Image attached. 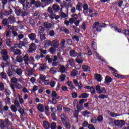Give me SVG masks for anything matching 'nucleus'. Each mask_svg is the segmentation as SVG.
<instances>
[{
  "label": "nucleus",
  "instance_id": "f257e3e1",
  "mask_svg": "<svg viewBox=\"0 0 129 129\" xmlns=\"http://www.w3.org/2000/svg\"><path fill=\"white\" fill-rule=\"evenodd\" d=\"M106 25L104 23H99V22H95L93 25V29H96L97 32H101V28H104Z\"/></svg>",
  "mask_w": 129,
  "mask_h": 129
},
{
  "label": "nucleus",
  "instance_id": "f03ea898",
  "mask_svg": "<svg viewBox=\"0 0 129 129\" xmlns=\"http://www.w3.org/2000/svg\"><path fill=\"white\" fill-rule=\"evenodd\" d=\"M35 3H36L35 0H31V2L26 1L25 5H23V10L26 11L27 9H29L32 7V5H35Z\"/></svg>",
  "mask_w": 129,
  "mask_h": 129
},
{
  "label": "nucleus",
  "instance_id": "7ed1b4c3",
  "mask_svg": "<svg viewBox=\"0 0 129 129\" xmlns=\"http://www.w3.org/2000/svg\"><path fill=\"white\" fill-rule=\"evenodd\" d=\"M96 91H97L98 94H101V93H106V90L104 87H101L100 86L97 85L96 86Z\"/></svg>",
  "mask_w": 129,
  "mask_h": 129
},
{
  "label": "nucleus",
  "instance_id": "20e7f679",
  "mask_svg": "<svg viewBox=\"0 0 129 129\" xmlns=\"http://www.w3.org/2000/svg\"><path fill=\"white\" fill-rule=\"evenodd\" d=\"M115 125L118 126V127H122L124 124H125V122L123 120H115L114 121Z\"/></svg>",
  "mask_w": 129,
  "mask_h": 129
},
{
  "label": "nucleus",
  "instance_id": "39448f33",
  "mask_svg": "<svg viewBox=\"0 0 129 129\" xmlns=\"http://www.w3.org/2000/svg\"><path fill=\"white\" fill-rule=\"evenodd\" d=\"M1 54H3V60H8L9 59V56H8V51L7 49H2L1 51Z\"/></svg>",
  "mask_w": 129,
  "mask_h": 129
},
{
  "label": "nucleus",
  "instance_id": "423d86ee",
  "mask_svg": "<svg viewBox=\"0 0 129 129\" xmlns=\"http://www.w3.org/2000/svg\"><path fill=\"white\" fill-rule=\"evenodd\" d=\"M74 83L75 86L79 88V89H82L83 86L81 83H78V81L77 80H74Z\"/></svg>",
  "mask_w": 129,
  "mask_h": 129
},
{
  "label": "nucleus",
  "instance_id": "0eeeda50",
  "mask_svg": "<svg viewBox=\"0 0 129 129\" xmlns=\"http://www.w3.org/2000/svg\"><path fill=\"white\" fill-rule=\"evenodd\" d=\"M35 50H36V44L35 43H31L29 46L28 51L31 53L33 51H35Z\"/></svg>",
  "mask_w": 129,
  "mask_h": 129
},
{
  "label": "nucleus",
  "instance_id": "6e6552de",
  "mask_svg": "<svg viewBox=\"0 0 129 129\" xmlns=\"http://www.w3.org/2000/svg\"><path fill=\"white\" fill-rule=\"evenodd\" d=\"M82 57V55H81V53H80L76 59V62H77L79 64H80L83 62V59H82V57Z\"/></svg>",
  "mask_w": 129,
  "mask_h": 129
},
{
  "label": "nucleus",
  "instance_id": "1a4fd4ad",
  "mask_svg": "<svg viewBox=\"0 0 129 129\" xmlns=\"http://www.w3.org/2000/svg\"><path fill=\"white\" fill-rule=\"evenodd\" d=\"M52 10L54 12V13H57L60 10V7L57 5V4H54L52 6Z\"/></svg>",
  "mask_w": 129,
  "mask_h": 129
},
{
  "label": "nucleus",
  "instance_id": "9d476101",
  "mask_svg": "<svg viewBox=\"0 0 129 129\" xmlns=\"http://www.w3.org/2000/svg\"><path fill=\"white\" fill-rule=\"evenodd\" d=\"M47 12L49 14V18H54V12H53V10H52V8L48 7L47 9Z\"/></svg>",
  "mask_w": 129,
  "mask_h": 129
},
{
  "label": "nucleus",
  "instance_id": "9b49d317",
  "mask_svg": "<svg viewBox=\"0 0 129 129\" xmlns=\"http://www.w3.org/2000/svg\"><path fill=\"white\" fill-rule=\"evenodd\" d=\"M29 54H26L23 57V60L27 65L29 64Z\"/></svg>",
  "mask_w": 129,
  "mask_h": 129
},
{
  "label": "nucleus",
  "instance_id": "f8f14e48",
  "mask_svg": "<svg viewBox=\"0 0 129 129\" xmlns=\"http://www.w3.org/2000/svg\"><path fill=\"white\" fill-rule=\"evenodd\" d=\"M51 96L52 98H55V99H59V98H60V97L58 96V94H57V93H56V92H55V91H52Z\"/></svg>",
  "mask_w": 129,
  "mask_h": 129
},
{
  "label": "nucleus",
  "instance_id": "ddd939ff",
  "mask_svg": "<svg viewBox=\"0 0 129 129\" xmlns=\"http://www.w3.org/2000/svg\"><path fill=\"white\" fill-rule=\"evenodd\" d=\"M37 109L39 111H40V112H44V105L42 104H38L37 105Z\"/></svg>",
  "mask_w": 129,
  "mask_h": 129
},
{
  "label": "nucleus",
  "instance_id": "4468645a",
  "mask_svg": "<svg viewBox=\"0 0 129 129\" xmlns=\"http://www.w3.org/2000/svg\"><path fill=\"white\" fill-rule=\"evenodd\" d=\"M52 41H50V40H47L45 41V48H48L49 46H52Z\"/></svg>",
  "mask_w": 129,
  "mask_h": 129
},
{
  "label": "nucleus",
  "instance_id": "2eb2a0df",
  "mask_svg": "<svg viewBox=\"0 0 129 129\" xmlns=\"http://www.w3.org/2000/svg\"><path fill=\"white\" fill-rule=\"evenodd\" d=\"M29 44V42H28L27 39H24L23 41L20 42V44L21 45V46H26V45H27Z\"/></svg>",
  "mask_w": 129,
  "mask_h": 129
},
{
  "label": "nucleus",
  "instance_id": "dca6fc26",
  "mask_svg": "<svg viewBox=\"0 0 129 129\" xmlns=\"http://www.w3.org/2000/svg\"><path fill=\"white\" fill-rule=\"evenodd\" d=\"M43 125L45 129H48V127H50V124L47 121H43Z\"/></svg>",
  "mask_w": 129,
  "mask_h": 129
},
{
  "label": "nucleus",
  "instance_id": "f3484780",
  "mask_svg": "<svg viewBox=\"0 0 129 129\" xmlns=\"http://www.w3.org/2000/svg\"><path fill=\"white\" fill-rule=\"evenodd\" d=\"M8 21L10 24H13V23H15V22H16V19H15V17L14 16H11L9 17Z\"/></svg>",
  "mask_w": 129,
  "mask_h": 129
},
{
  "label": "nucleus",
  "instance_id": "a211bd4d",
  "mask_svg": "<svg viewBox=\"0 0 129 129\" xmlns=\"http://www.w3.org/2000/svg\"><path fill=\"white\" fill-rule=\"evenodd\" d=\"M82 69L84 71L86 72H88V71H90V67L88 66L83 65L82 66Z\"/></svg>",
  "mask_w": 129,
  "mask_h": 129
},
{
  "label": "nucleus",
  "instance_id": "6ab92c4d",
  "mask_svg": "<svg viewBox=\"0 0 129 129\" xmlns=\"http://www.w3.org/2000/svg\"><path fill=\"white\" fill-rule=\"evenodd\" d=\"M89 96V94L86 93H83L79 96V98H87Z\"/></svg>",
  "mask_w": 129,
  "mask_h": 129
},
{
  "label": "nucleus",
  "instance_id": "aec40b11",
  "mask_svg": "<svg viewBox=\"0 0 129 129\" xmlns=\"http://www.w3.org/2000/svg\"><path fill=\"white\" fill-rule=\"evenodd\" d=\"M112 81V79L109 76H107L105 79V83H110Z\"/></svg>",
  "mask_w": 129,
  "mask_h": 129
},
{
  "label": "nucleus",
  "instance_id": "412c9836",
  "mask_svg": "<svg viewBox=\"0 0 129 129\" xmlns=\"http://www.w3.org/2000/svg\"><path fill=\"white\" fill-rule=\"evenodd\" d=\"M95 79L98 82H101V80H102V77H101V75L100 74H97L95 77Z\"/></svg>",
  "mask_w": 129,
  "mask_h": 129
},
{
  "label": "nucleus",
  "instance_id": "4be33fe9",
  "mask_svg": "<svg viewBox=\"0 0 129 129\" xmlns=\"http://www.w3.org/2000/svg\"><path fill=\"white\" fill-rule=\"evenodd\" d=\"M12 34L14 35V36H18V33L16 32L18 31V29L16 26L13 27L12 28Z\"/></svg>",
  "mask_w": 129,
  "mask_h": 129
},
{
  "label": "nucleus",
  "instance_id": "5701e85b",
  "mask_svg": "<svg viewBox=\"0 0 129 129\" xmlns=\"http://www.w3.org/2000/svg\"><path fill=\"white\" fill-rule=\"evenodd\" d=\"M52 45L54 48H57L59 46V41L57 40L52 41Z\"/></svg>",
  "mask_w": 129,
  "mask_h": 129
},
{
  "label": "nucleus",
  "instance_id": "b1692460",
  "mask_svg": "<svg viewBox=\"0 0 129 129\" xmlns=\"http://www.w3.org/2000/svg\"><path fill=\"white\" fill-rule=\"evenodd\" d=\"M65 78H66V76L64 75H61L59 76L58 80L59 82H63V81L65 80Z\"/></svg>",
  "mask_w": 129,
  "mask_h": 129
},
{
  "label": "nucleus",
  "instance_id": "393cba45",
  "mask_svg": "<svg viewBox=\"0 0 129 129\" xmlns=\"http://www.w3.org/2000/svg\"><path fill=\"white\" fill-rule=\"evenodd\" d=\"M40 16H41V13H40L39 11H35L34 16L36 18V19H37V20L40 19Z\"/></svg>",
  "mask_w": 129,
  "mask_h": 129
},
{
  "label": "nucleus",
  "instance_id": "a878e982",
  "mask_svg": "<svg viewBox=\"0 0 129 129\" xmlns=\"http://www.w3.org/2000/svg\"><path fill=\"white\" fill-rule=\"evenodd\" d=\"M108 113H109V115H110L111 117H116V116H119V114H117L114 112H111L110 111H108Z\"/></svg>",
  "mask_w": 129,
  "mask_h": 129
},
{
  "label": "nucleus",
  "instance_id": "bb28decb",
  "mask_svg": "<svg viewBox=\"0 0 129 129\" xmlns=\"http://www.w3.org/2000/svg\"><path fill=\"white\" fill-rule=\"evenodd\" d=\"M70 54L72 57H76L77 52L75 50H72L70 52Z\"/></svg>",
  "mask_w": 129,
  "mask_h": 129
},
{
  "label": "nucleus",
  "instance_id": "cd10ccee",
  "mask_svg": "<svg viewBox=\"0 0 129 129\" xmlns=\"http://www.w3.org/2000/svg\"><path fill=\"white\" fill-rule=\"evenodd\" d=\"M28 37H29V39H30V40H34L36 38V34L31 33L29 35Z\"/></svg>",
  "mask_w": 129,
  "mask_h": 129
},
{
  "label": "nucleus",
  "instance_id": "c85d7f7f",
  "mask_svg": "<svg viewBox=\"0 0 129 129\" xmlns=\"http://www.w3.org/2000/svg\"><path fill=\"white\" fill-rule=\"evenodd\" d=\"M44 26L46 29H51L52 28V24L49 23V22L45 23Z\"/></svg>",
  "mask_w": 129,
  "mask_h": 129
},
{
  "label": "nucleus",
  "instance_id": "c756f323",
  "mask_svg": "<svg viewBox=\"0 0 129 129\" xmlns=\"http://www.w3.org/2000/svg\"><path fill=\"white\" fill-rule=\"evenodd\" d=\"M60 30L62 32H64V33H66V34H69V30L66 29L64 27H60Z\"/></svg>",
  "mask_w": 129,
  "mask_h": 129
},
{
  "label": "nucleus",
  "instance_id": "7c9ffc66",
  "mask_svg": "<svg viewBox=\"0 0 129 129\" xmlns=\"http://www.w3.org/2000/svg\"><path fill=\"white\" fill-rule=\"evenodd\" d=\"M97 119L98 122H99L100 123H101V122L103 121V116H102V115H100L97 117Z\"/></svg>",
  "mask_w": 129,
  "mask_h": 129
},
{
  "label": "nucleus",
  "instance_id": "2f4dec72",
  "mask_svg": "<svg viewBox=\"0 0 129 129\" xmlns=\"http://www.w3.org/2000/svg\"><path fill=\"white\" fill-rule=\"evenodd\" d=\"M49 72L51 74H55V73L57 72V69H56V68H52L50 69Z\"/></svg>",
  "mask_w": 129,
  "mask_h": 129
},
{
  "label": "nucleus",
  "instance_id": "473e14b6",
  "mask_svg": "<svg viewBox=\"0 0 129 129\" xmlns=\"http://www.w3.org/2000/svg\"><path fill=\"white\" fill-rule=\"evenodd\" d=\"M14 55H21L22 54V52L20 49H15L13 50Z\"/></svg>",
  "mask_w": 129,
  "mask_h": 129
},
{
  "label": "nucleus",
  "instance_id": "72a5a7b5",
  "mask_svg": "<svg viewBox=\"0 0 129 129\" xmlns=\"http://www.w3.org/2000/svg\"><path fill=\"white\" fill-rule=\"evenodd\" d=\"M111 27L112 29H113V30H115V31H117V32H118V33H121V30L118 29V28L116 27V26L111 25Z\"/></svg>",
  "mask_w": 129,
  "mask_h": 129
},
{
  "label": "nucleus",
  "instance_id": "f704fd0d",
  "mask_svg": "<svg viewBox=\"0 0 129 129\" xmlns=\"http://www.w3.org/2000/svg\"><path fill=\"white\" fill-rule=\"evenodd\" d=\"M78 74V72L76 70H74L71 72V76L73 77Z\"/></svg>",
  "mask_w": 129,
  "mask_h": 129
},
{
  "label": "nucleus",
  "instance_id": "c9c22d12",
  "mask_svg": "<svg viewBox=\"0 0 129 129\" xmlns=\"http://www.w3.org/2000/svg\"><path fill=\"white\" fill-rule=\"evenodd\" d=\"M97 98V99H98V98H99V99H104V98H107V95L100 94Z\"/></svg>",
  "mask_w": 129,
  "mask_h": 129
},
{
  "label": "nucleus",
  "instance_id": "e433bc0d",
  "mask_svg": "<svg viewBox=\"0 0 129 129\" xmlns=\"http://www.w3.org/2000/svg\"><path fill=\"white\" fill-rule=\"evenodd\" d=\"M113 75H114V76H115V77H117V78H119L120 79H121L122 78H123V76H121L118 75V74L116 73H113Z\"/></svg>",
  "mask_w": 129,
  "mask_h": 129
},
{
  "label": "nucleus",
  "instance_id": "4c0bfd02",
  "mask_svg": "<svg viewBox=\"0 0 129 129\" xmlns=\"http://www.w3.org/2000/svg\"><path fill=\"white\" fill-rule=\"evenodd\" d=\"M45 29H44V27H42V26H39L38 28V33H39V34H42V33H43V32H44Z\"/></svg>",
  "mask_w": 129,
  "mask_h": 129
},
{
  "label": "nucleus",
  "instance_id": "58836bf2",
  "mask_svg": "<svg viewBox=\"0 0 129 129\" xmlns=\"http://www.w3.org/2000/svg\"><path fill=\"white\" fill-rule=\"evenodd\" d=\"M60 117H61L62 122H63V123H65V121L66 120V117L65 116V115H64L63 114H62L60 115Z\"/></svg>",
  "mask_w": 129,
  "mask_h": 129
},
{
  "label": "nucleus",
  "instance_id": "ea45409f",
  "mask_svg": "<svg viewBox=\"0 0 129 129\" xmlns=\"http://www.w3.org/2000/svg\"><path fill=\"white\" fill-rule=\"evenodd\" d=\"M11 110L13 111V112H17L18 111V109L17 108V107L15 105H12L11 107Z\"/></svg>",
  "mask_w": 129,
  "mask_h": 129
},
{
  "label": "nucleus",
  "instance_id": "a19ab883",
  "mask_svg": "<svg viewBox=\"0 0 129 129\" xmlns=\"http://www.w3.org/2000/svg\"><path fill=\"white\" fill-rule=\"evenodd\" d=\"M18 67L16 66H11V70L13 71V72H16L18 70Z\"/></svg>",
  "mask_w": 129,
  "mask_h": 129
},
{
  "label": "nucleus",
  "instance_id": "79ce46f5",
  "mask_svg": "<svg viewBox=\"0 0 129 129\" xmlns=\"http://www.w3.org/2000/svg\"><path fill=\"white\" fill-rule=\"evenodd\" d=\"M17 16H21V14H22V10L21 9H16L15 11Z\"/></svg>",
  "mask_w": 129,
  "mask_h": 129
},
{
  "label": "nucleus",
  "instance_id": "37998d69",
  "mask_svg": "<svg viewBox=\"0 0 129 129\" xmlns=\"http://www.w3.org/2000/svg\"><path fill=\"white\" fill-rule=\"evenodd\" d=\"M0 75L3 79H7V74H6V73L3 72L1 73Z\"/></svg>",
  "mask_w": 129,
  "mask_h": 129
},
{
  "label": "nucleus",
  "instance_id": "c03bdc74",
  "mask_svg": "<svg viewBox=\"0 0 129 129\" xmlns=\"http://www.w3.org/2000/svg\"><path fill=\"white\" fill-rule=\"evenodd\" d=\"M46 67H47L46 64H40L39 70H40V71H43V70H45V69H46Z\"/></svg>",
  "mask_w": 129,
  "mask_h": 129
},
{
  "label": "nucleus",
  "instance_id": "a18cd8bd",
  "mask_svg": "<svg viewBox=\"0 0 129 129\" xmlns=\"http://www.w3.org/2000/svg\"><path fill=\"white\" fill-rule=\"evenodd\" d=\"M16 72L17 74L19 76L22 75V74H23V71L21 69H17V70H16V72Z\"/></svg>",
  "mask_w": 129,
  "mask_h": 129
},
{
  "label": "nucleus",
  "instance_id": "49530a36",
  "mask_svg": "<svg viewBox=\"0 0 129 129\" xmlns=\"http://www.w3.org/2000/svg\"><path fill=\"white\" fill-rule=\"evenodd\" d=\"M66 71V69L65 68V67L62 66L60 68V72L61 73H64Z\"/></svg>",
  "mask_w": 129,
  "mask_h": 129
},
{
  "label": "nucleus",
  "instance_id": "de8ad7c7",
  "mask_svg": "<svg viewBox=\"0 0 129 129\" xmlns=\"http://www.w3.org/2000/svg\"><path fill=\"white\" fill-rule=\"evenodd\" d=\"M22 47L23 46H22V44H20V42L19 44H16L14 45V48H16V49H22Z\"/></svg>",
  "mask_w": 129,
  "mask_h": 129
},
{
  "label": "nucleus",
  "instance_id": "09e8293b",
  "mask_svg": "<svg viewBox=\"0 0 129 129\" xmlns=\"http://www.w3.org/2000/svg\"><path fill=\"white\" fill-rule=\"evenodd\" d=\"M3 25H8V24H10V22L9 21V19H3L2 21Z\"/></svg>",
  "mask_w": 129,
  "mask_h": 129
},
{
  "label": "nucleus",
  "instance_id": "8fccbe9b",
  "mask_svg": "<svg viewBox=\"0 0 129 129\" xmlns=\"http://www.w3.org/2000/svg\"><path fill=\"white\" fill-rule=\"evenodd\" d=\"M60 17L63 18H66V19H68V16L63 12L60 13Z\"/></svg>",
  "mask_w": 129,
  "mask_h": 129
},
{
  "label": "nucleus",
  "instance_id": "3c124183",
  "mask_svg": "<svg viewBox=\"0 0 129 129\" xmlns=\"http://www.w3.org/2000/svg\"><path fill=\"white\" fill-rule=\"evenodd\" d=\"M49 52L51 54H54V53L56 52V49H55L54 47H50L49 49Z\"/></svg>",
  "mask_w": 129,
  "mask_h": 129
},
{
  "label": "nucleus",
  "instance_id": "603ef678",
  "mask_svg": "<svg viewBox=\"0 0 129 129\" xmlns=\"http://www.w3.org/2000/svg\"><path fill=\"white\" fill-rule=\"evenodd\" d=\"M77 102H78L77 100L74 101V104L75 107H76V108H77V109H78V110H80V107L77 104Z\"/></svg>",
  "mask_w": 129,
  "mask_h": 129
},
{
  "label": "nucleus",
  "instance_id": "864d4df0",
  "mask_svg": "<svg viewBox=\"0 0 129 129\" xmlns=\"http://www.w3.org/2000/svg\"><path fill=\"white\" fill-rule=\"evenodd\" d=\"M87 101V100L86 99H81L79 101V104L81 106H82V104L84 103V102H86Z\"/></svg>",
  "mask_w": 129,
  "mask_h": 129
},
{
  "label": "nucleus",
  "instance_id": "5fc2aeb1",
  "mask_svg": "<svg viewBox=\"0 0 129 129\" xmlns=\"http://www.w3.org/2000/svg\"><path fill=\"white\" fill-rule=\"evenodd\" d=\"M5 102L7 104H11V99L8 97H6L5 99Z\"/></svg>",
  "mask_w": 129,
  "mask_h": 129
},
{
  "label": "nucleus",
  "instance_id": "6e6d98bb",
  "mask_svg": "<svg viewBox=\"0 0 129 129\" xmlns=\"http://www.w3.org/2000/svg\"><path fill=\"white\" fill-rule=\"evenodd\" d=\"M56 127H57V125L56 124V123L52 122L51 124V129H55Z\"/></svg>",
  "mask_w": 129,
  "mask_h": 129
},
{
  "label": "nucleus",
  "instance_id": "4d7b16f0",
  "mask_svg": "<svg viewBox=\"0 0 129 129\" xmlns=\"http://www.w3.org/2000/svg\"><path fill=\"white\" fill-rule=\"evenodd\" d=\"M91 114V112H88L87 111H85L84 112H83V115L84 116H87V115H89V114Z\"/></svg>",
  "mask_w": 129,
  "mask_h": 129
},
{
  "label": "nucleus",
  "instance_id": "13d9d810",
  "mask_svg": "<svg viewBox=\"0 0 129 129\" xmlns=\"http://www.w3.org/2000/svg\"><path fill=\"white\" fill-rule=\"evenodd\" d=\"M69 63L72 67L74 66V60L73 59H69Z\"/></svg>",
  "mask_w": 129,
  "mask_h": 129
},
{
  "label": "nucleus",
  "instance_id": "bf43d9fd",
  "mask_svg": "<svg viewBox=\"0 0 129 129\" xmlns=\"http://www.w3.org/2000/svg\"><path fill=\"white\" fill-rule=\"evenodd\" d=\"M15 86L17 88V89H22V88H23V86L19 83H17L16 84H15Z\"/></svg>",
  "mask_w": 129,
  "mask_h": 129
},
{
  "label": "nucleus",
  "instance_id": "052dcab7",
  "mask_svg": "<svg viewBox=\"0 0 129 129\" xmlns=\"http://www.w3.org/2000/svg\"><path fill=\"white\" fill-rule=\"evenodd\" d=\"M37 8H39L41 6V2L39 1H35V4Z\"/></svg>",
  "mask_w": 129,
  "mask_h": 129
},
{
  "label": "nucleus",
  "instance_id": "680f3d73",
  "mask_svg": "<svg viewBox=\"0 0 129 129\" xmlns=\"http://www.w3.org/2000/svg\"><path fill=\"white\" fill-rule=\"evenodd\" d=\"M97 121V119H96V117L92 118L91 120V122L92 123H96Z\"/></svg>",
  "mask_w": 129,
  "mask_h": 129
},
{
  "label": "nucleus",
  "instance_id": "e2e57ef3",
  "mask_svg": "<svg viewBox=\"0 0 129 129\" xmlns=\"http://www.w3.org/2000/svg\"><path fill=\"white\" fill-rule=\"evenodd\" d=\"M67 84L68 86H69V87H71L73 89L74 87H73V84L72 83V82H71V81H68L67 82Z\"/></svg>",
  "mask_w": 129,
  "mask_h": 129
},
{
  "label": "nucleus",
  "instance_id": "0e129e2a",
  "mask_svg": "<svg viewBox=\"0 0 129 129\" xmlns=\"http://www.w3.org/2000/svg\"><path fill=\"white\" fill-rule=\"evenodd\" d=\"M17 62H19V63L23 62V58L20 56H17Z\"/></svg>",
  "mask_w": 129,
  "mask_h": 129
},
{
  "label": "nucleus",
  "instance_id": "69168bd1",
  "mask_svg": "<svg viewBox=\"0 0 129 129\" xmlns=\"http://www.w3.org/2000/svg\"><path fill=\"white\" fill-rule=\"evenodd\" d=\"M25 110H26L25 109H24L21 108L19 110V111L20 113H21V114L23 115V114H24V113H25Z\"/></svg>",
  "mask_w": 129,
  "mask_h": 129
},
{
  "label": "nucleus",
  "instance_id": "338daca9",
  "mask_svg": "<svg viewBox=\"0 0 129 129\" xmlns=\"http://www.w3.org/2000/svg\"><path fill=\"white\" fill-rule=\"evenodd\" d=\"M92 47L94 49V50H96L97 47H96V42L93 41L92 43Z\"/></svg>",
  "mask_w": 129,
  "mask_h": 129
},
{
  "label": "nucleus",
  "instance_id": "774afa93",
  "mask_svg": "<svg viewBox=\"0 0 129 129\" xmlns=\"http://www.w3.org/2000/svg\"><path fill=\"white\" fill-rule=\"evenodd\" d=\"M88 127L89 129H95L94 125L92 124H89Z\"/></svg>",
  "mask_w": 129,
  "mask_h": 129
}]
</instances>
